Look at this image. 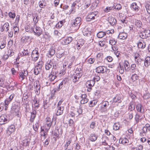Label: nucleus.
I'll list each match as a JSON object with an SVG mask.
<instances>
[{
    "mask_svg": "<svg viewBox=\"0 0 150 150\" xmlns=\"http://www.w3.org/2000/svg\"><path fill=\"white\" fill-rule=\"evenodd\" d=\"M30 30H31L30 32L32 31L34 32L35 35L38 36L40 35L42 33V30L41 28L36 25L34 26L32 29L31 28Z\"/></svg>",
    "mask_w": 150,
    "mask_h": 150,
    "instance_id": "nucleus-1",
    "label": "nucleus"
},
{
    "mask_svg": "<svg viewBox=\"0 0 150 150\" xmlns=\"http://www.w3.org/2000/svg\"><path fill=\"white\" fill-rule=\"evenodd\" d=\"M52 121H51V119L49 117H47L46 119L45 123L44 126L45 130L48 131L50 129L51 126Z\"/></svg>",
    "mask_w": 150,
    "mask_h": 150,
    "instance_id": "nucleus-2",
    "label": "nucleus"
},
{
    "mask_svg": "<svg viewBox=\"0 0 150 150\" xmlns=\"http://www.w3.org/2000/svg\"><path fill=\"white\" fill-rule=\"evenodd\" d=\"M98 13V11H96L89 13L86 17V20L87 21H91L92 20L95 19V17Z\"/></svg>",
    "mask_w": 150,
    "mask_h": 150,
    "instance_id": "nucleus-3",
    "label": "nucleus"
},
{
    "mask_svg": "<svg viewBox=\"0 0 150 150\" xmlns=\"http://www.w3.org/2000/svg\"><path fill=\"white\" fill-rule=\"evenodd\" d=\"M38 50V48H35V50L32 51L31 56L32 60L34 61H36L38 59L39 56V54Z\"/></svg>",
    "mask_w": 150,
    "mask_h": 150,
    "instance_id": "nucleus-4",
    "label": "nucleus"
},
{
    "mask_svg": "<svg viewBox=\"0 0 150 150\" xmlns=\"http://www.w3.org/2000/svg\"><path fill=\"white\" fill-rule=\"evenodd\" d=\"M57 71L52 70L48 75L47 78L49 81L52 82L54 81L57 77Z\"/></svg>",
    "mask_w": 150,
    "mask_h": 150,
    "instance_id": "nucleus-5",
    "label": "nucleus"
},
{
    "mask_svg": "<svg viewBox=\"0 0 150 150\" xmlns=\"http://www.w3.org/2000/svg\"><path fill=\"white\" fill-rule=\"evenodd\" d=\"M95 83V81L93 80H88L87 81L86 86L88 88L87 91L90 92L92 90V87L93 86Z\"/></svg>",
    "mask_w": 150,
    "mask_h": 150,
    "instance_id": "nucleus-6",
    "label": "nucleus"
},
{
    "mask_svg": "<svg viewBox=\"0 0 150 150\" xmlns=\"http://www.w3.org/2000/svg\"><path fill=\"white\" fill-rule=\"evenodd\" d=\"M83 67L81 65H79L75 70L74 74L79 77H81L83 75Z\"/></svg>",
    "mask_w": 150,
    "mask_h": 150,
    "instance_id": "nucleus-7",
    "label": "nucleus"
},
{
    "mask_svg": "<svg viewBox=\"0 0 150 150\" xmlns=\"http://www.w3.org/2000/svg\"><path fill=\"white\" fill-rule=\"evenodd\" d=\"M9 23L6 22L3 25L0 27V31L2 32L4 31L7 32L9 30Z\"/></svg>",
    "mask_w": 150,
    "mask_h": 150,
    "instance_id": "nucleus-8",
    "label": "nucleus"
},
{
    "mask_svg": "<svg viewBox=\"0 0 150 150\" xmlns=\"http://www.w3.org/2000/svg\"><path fill=\"white\" fill-rule=\"evenodd\" d=\"M106 67L104 66H100L97 67L96 70L97 73H103L106 71Z\"/></svg>",
    "mask_w": 150,
    "mask_h": 150,
    "instance_id": "nucleus-9",
    "label": "nucleus"
},
{
    "mask_svg": "<svg viewBox=\"0 0 150 150\" xmlns=\"http://www.w3.org/2000/svg\"><path fill=\"white\" fill-rule=\"evenodd\" d=\"M66 81L65 80H63L59 84L58 87L55 88L54 90V92H56L57 91H59L60 89L62 88L63 86H64L65 84H66Z\"/></svg>",
    "mask_w": 150,
    "mask_h": 150,
    "instance_id": "nucleus-10",
    "label": "nucleus"
},
{
    "mask_svg": "<svg viewBox=\"0 0 150 150\" xmlns=\"http://www.w3.org/2000/svg\"><path fill=\"white\" fill-rule=\"evenodd\" d=\"M53 67V69H56L58 67V61L57 59H52L50 60Z\"/></svg>",
    "mask_w": 150,
    "mask_h": 150,
    "instance_id": "nucleus-11",
    "label": "nucleus"
},
{
    "mask_svg": "<svg viewBox=\"0 0 150 150\" xmlns=\"http://www.w3.org/2000/svg\"><path fill=\"white\" fill-rule=\"evenodd\" d=\"M15 127L14 125H11L9 126L7 130V133L8 135L14 132L15 130Z\"/></svg>",
    "mask_w": 150,
    "mask_h": 150,
    "instance_id": "nucleus-12",
    "label": "nucleus"
},
{
    "mask_svg": "<svg viewBox=\"0 0 150 150\" xmlns=\"http://www.w3.org/2000/svg\"><path fill=\"white\" fill-rule=\"evenodd\" d=\"M108 21L112 25H115L117 22L116 19L113 17H109L108 18Z\"/></svg>",
    "mask_w": 150,
    "mask_h": 150,
    "instance_id": "nucleus-13",
    "label": "nucleus"
},
{
    "mask_svg": "<svg viewBox=\"0 0 150 150\" xmlns=\"http://www.w3.org/2000/svg\"><path fill=\"white\" fill-rule=\"evenodd\" d=\"M120 96L119 95H117L113 99V102L114 103H120L121 102Z\"/></svg>",
    "mask_w": 150,
    "mask_h": 150,
    "instance_id": "nucleus-14",
    "label": "nucleus"
},
{
    "mask_svg": "<svg viewBox=\"0 0 150 150\" xmlns=\"http://www.w3.org/2000/svg\"><path fill=\"white\" fill-rule=\"evenodd\" d=\"M130 71L132 73L136 72L137 71H138V69L137 68L135 64H132L131 66Z\"/></svg>",
    "mask_w": 150,
    "mask_h": 150,
    "instance_id": "nucleus-15",
    "label": "nucleus"
},
{
    "mask_svg": "<svg viewBox=\"0 0 150 150\" xmlns=\"http://www.w3.org/2000/svg\"><path fill=\"white\" fill-rule=\"evenodd\" d=\"M8 122V120L4 116H1L0 117V124L1 125H3L5 123H6Z\"/></svg>",
    "mask_w": 150,
    "mask_h": 150,
    "instance_id": "nucleus-16",
    "label": "nucleus"
},
{
    "mask_svg": "<svg viewBox=\"0 0 150 150\" xmlns=\"http://www.w3.org/2000/svg\"><path fill=\"white\" fill-rule=\"evenodd\" d=\"M31 114V116L30 121L31 122H33L36 116V111L35 110H33Z\"/></svg>",
    "mask_w": 150,
    "mask_h": 150,
    "instance_id": "nucleus-17",
    "label": "nucleus"
},
{
    "mask_svg": "<svg viewBox=\"0 0 150 150\" xmlns=\"http://www.w3.org/2000/svg\"><path fill=\"white\" fill-rule=\"evenodd\" d=\"M124 66L126 71L128 72L130 70V65L128 61H125L124 63Z\"/></svg>",
    "mask_w": 150,
    "mask_h": 150,
    "instance_id": "nucleus-18",
    "label": "nucleus"
},
{
    "mask_svg": "<svg viewBox=\"0 0 150 150\" xmlns=\"http://www.w3.org/2000/svg\"><path fill=\"white\" fill-rule=\"evenodd\" d=\"M144 65L146 67H148L150 65V57L148 56L146 58L144 62Z\"/></svg>",
    "mask_w": 150,
    "mask_h": 150,
    "instance_id": "nucleus-19",
    "label": "nucleus"
},
{
    "mask_svg": "<svg viewBox=\"0 0 150 150\" xmlns=\"http://www.w3.org/2000/svg\"><path fill=\"white\" fill-rule=\"evenodd\" d=\"M35 93L37 95H39L40 93V85L36 83V84L35 86Z\"/></svg>",
    "mask_w": 150,
    "mask_h": 150,
    "instance_id": "nucleus-20",
    "label": "nucleus"
},
{
    "mask_svg": "<svg viewBox=\"0 0 150 150\" xmlns=\"http://www.w3.org/2000/svg\"><path fill=\"white\" fill-rule=\"evenodd\" d=\"M58 110L56 115L57 116L60 115L63 113V110H64V107H58Z\"/></svg>",
    "mask_w": 150,
    "mask_h": 150,
    "instance_id": "nucleus-21",
    "label": "nucleus"
},
{
    "mask_svg": "<svg viewBox=\"0 0 150 150\" xmlns=\"http://www.w3.org/2000/svg\"><path fill=\"white\" fill-rule=\"evenodd\" d=\"M50 56H48L49 57H51L53 56L55 53V48L53 47H52L48 51V53Z\"/></svg>",
    "mask_w": 150,
    "mask_h": 150,
    "instance_id": "nucleus-22",
    "label": "nucleus"
},
{
    "mask_svg": "<svg viewBox=\"0 0 150 150\" xmlns=\"http://www.w3.org/2000/svg\"><path fill=\"white\" fill-rule=\"evenodd\" d=\"M127 34L124 32L120 33L118 35V37L121 39H125L127 37Z\"/></svg>",
    "mask_w": 150,
    "mask_h": 150,
    "instance_id": "nucleus-23",
    "label": "nucleus"
},
{
    "mask_svg": "<svg viewBox=\"0 0 150 150\" xmlns=\"http://www.w3.org/2000/svg\"><path fill=\"white\" fill-rule=\"evenodd\" d=\"M89 139L92 142H95L97 139V137L95 134L93 133L90 134Z\"/></svg>",
    "mask_w": 150,
    "mask_h": 150,
    "instance_id": "nucleus-24",
    "label": "nucleus"
},
{
    "mask_svg": "<svg viewBox=\"0 0 150 150\" xmlns=\"http://www.w3.org/2000/svg\"><path fill=\"white\" fill-rule=\"evenodd\" d=\"M51 63L50 60V61L47 62L45 64V69L46 70H49L50 68H52V65Z\"/></svg>",
    "mask_w": 150,
    "mask_h": 150,
    "instance_id": "nucleus-25",
    "label": "nucleus"
},
{
    "mask_svg": "<svg viewBox=\"0 0 150 150\" xmlns=\"http://www.w3.org/2000/svg\"><path fill=\"white\" fill-rule=\"evenodd\" d=\"M6 82L2 79H0V87L5 88L7 87Z\"/></svg>",
    "mask_w": 150,
    "mask_h": 150,
    "instance_id": "nucleus-26",
    "label": "nucleus"
},
{
    "mask_svg": "<svg viewBox=\"0 0 150 150\" xmlns=\"http://www.w3.org/2000/svg\"><path fill=\"white\" fill-rule=\"evenodd\" d=\"M72 40V38L70 37L67 38L66 39H64L63 41L65 45H67L70 43Z\"/></svg>",
    "mask_w": 150,
    "mask_h": 150,
    "instance_id": "nucleus-27",
    "label": "nucleus"
},
{
    "mask_svg": "<svg viewBox=\"0 0 150 150\" xmlns=\"http://www.w3.org/2000/svg\"><path fill=\"white\" fill-rule=\"evenodd\" d=\"M102 143V145L105 146H107L108 145V144L106 142L107 140H108V138L106 136H103L101 139Z\"/></svg>",
    "mask_w": 150,
    "mask_h": 150,
    "instance_id": "nucleus-28",
    "label": "nucleus"
},
{
    "mask_svg": "<svg viewBox=\"0 0 150 150\" xmlns=\"http://www.w3.org/2000/svg\"><path fill=\"white\" fill-rule=\"evenodd\" d=\"M131 7L132 9L135 11H137L139 10V7L137 6V4L134 2L132 4Z\"/></svg>",
    "mask_w": 150,
    "mask_h": 150,
    "instance_id": "nucleus-29",
    "label": "nucleus"
},
{
    "mask_svg": "<svg viewBox=\"0 0 150 150\" xmlns=\"http://www.w3.org/2000/svg\"><path fill=\"white\" fill-rule=\"evenodd\" d=\"M49 100H45L44 101L43 104V107L45 109L47 108L50 105Z\"/></svg>",
    "mask_w": 150,
    "mask_h": 150,
    "instance_id": "nucleus-30",
    "label": "nucleus"
},
{
    "mask_svg": "<svg viewBox=\"0 0 150 150\" xmlns=\"http://www.w3.org/2000/svg\"><path fill=\"white\" fill-rule=\"evenodd\" d=\"M81 77H79V76H77V75H76V74H74L71 77L73 82L75 83L78 81L79 79Z\"/></svg>",
    "mask_w": 150,
    "mask_h": 150,
    "instance_id": "nucleus-31",
    "label": "nucleus"
},
{
    "mask_svg": "<svg viewBox=\"0 0 150 150\" xmlns=\"http://www.w3.org/2000/svg\"><path fill=\"white\" fill-rule=\"evenodd\" d=\"M106 35V33L105 32L103 31H100L97 34V37L99 38H101L103 37Z\"/></svg>",
    "mask_w": 150,
    "mask_h": 150,
    "instance_id": "nucleus-32",
    "label": "nucleus"
},
{
    "mask_svg": "<svg viewBox=\"0 0 150 150\" xmlns=\"http://www.w3.org/2000/svg\"><path fill=\"white\" fill-rule=\"evenodd\" d=\"M142 105L140 104H138L136 106V109L137 111L142 113L144 112V110H142Z\"/></svg>",
    "mask_w": 150,
    "mask_h": 150,
    "instance_id": "nucleus-33",
    "label": "nucleus"
},
{
    "mask_svg": "<svg viewBox=\"0 0 150 150\" xmlns=\"http://www.w3.org/2000/svg\"><path fill=\"white\" fill-rule=\"evenodd\" d=\"M97 102L98 101L96 100H91L89 104V105L90 107H93L96 104Z\"/></svg>",
    "mask_w": 150,
    "mask_h": 150,
    "instance_id": "nucleus-34",
    "label": "nucleus"
},
{
    "mask_svg": "<svg viewBox=\"0 0 150 150\" xmlns=\"http://www.w3.org/2000/svg\"><path fill=\"white\" fill-rule=\"evenodd\" d=\"M119 143L122 144H125L128 143L129 142L128 139L126 138H120L119 139Z\"/></svg>",
    "mask_w": 150,
    "mask_h": 150,
    "instance_id": "nucleus-35",
    "label": "nucleus"
},
{
    "mask_svg": "<svg viewBox=\"0 0 150 150\" xmlns=\"http://www.w3.org/2000/svg\"><path fill=\"white\" fill-rule=\"evenodd\" d=\"M97 125L96 122L95 121H93L90 123V127L91 129H93L96 127Z\"/></svg>",
    "mask_w": 150,
    "mask_h": 150,
    "instance_id": "nucleus-36",
    "label": "nucleus"
},
{
    "mask_svg": "<svg viewBox=\"0 0 150 150\" xmlns=\"http://www.w3.org/2000/svg\"><path fill=\"white\" fill-rule=\"evenodd\" d=\"M135 25L138 28H140L142 27V24L140 20H135Z\"/></svg>",
    "mask_w": 150,
    "mask_h": 150,
    "instance_id": "nucleus-37",
    "label": "nucleus"
},
{
    "mask_svg": "<svg viewBox=\"0 0 150 150\" xmlns=\"http://www.w3.org/2000/svg\"><path fill=\"white\" fill-rule=\"evenodd\" d=\"M30 49L28 50V49L25 50V49H24V50L22 52V53L24 55L29 56L30 55Z\"/></svg>",
    "mask_w": 150,
    "mask_h": 150,
    "instance_id": "nucleus-38",
    "label": "nucleus"
},
{
    "mask_svg": "<svg viewBox=\"0 0 150 150\" xmlns=\"http://www.w3.org/2000/svg\"><path fill=\"white\" fill-rule=\"evenodd\" d=\"M18 73L19 79L21 81L23 80L26 77L23 75V72H21L20 71Z\"/></svg>",
    "mask_w": 150,
    "mask_h": 150,
    "instance_id": "nucleus-39",
    "label": "nucleus"
},
{
    "mask_svg": "<svg viewBox=\"0 0 150 150\" xmlns=\"http://www.w3.org/2000/svg\"><path fill=\"white\" fill-rule=\"evenodd\" d=\"M41 71V70L40 69H38L36 67H35L34 69V73L35 75H37L40 73Z\"/></svg>",
    "mask_w": 150,
    "mask_h": 150,
    "instance_id": "nucleus-40",
    "label": "nucleus"
},
{
    "mask_svg": "<svg viewBox=\"0 0 150 150\" xmlns=\"http://www.w3.org/2000/svg\"><path fill=\"white\" fill-rule=\"evenodd\" d=\"M43 64V62L42 61H40L38 62L36 67L42 70Z\"/></svg>",
    "mask_w": 150,
    "mask_h": 150,
    "instance_id": "nucleus-41",
    "label": "nucleus"
},
{
    "mask_svg": "<svg viewBox=\"0 0 150 150\" xmlns=\"http://www.w3.org/2000/svg\"><path fill=\"white\" fill-rule=\"evenodd\" d=\"M8 15L10 18L14 19L15 18L16 15L14 13L12 12H10L8 13Z\"/></svg>",
    "mask_w": 150,
    "mask_h": 150,
    "instance_id": "nucleus-42",
    "label": "nucleus"
},
{
    "mask_svg": "<svg viewBox=\"0 0 150 150\" xmlns=\"http://www.w3.org/2000/svg\"><path fill=\"white\" fill-rule=\"evenodd\" d=\"M11 102V101L9 100H8L7 98H6L4 101V103H5V110H7V108H8V106Z\"/></svg>",
    "mask_w": 150,
    "mask_h": 150,
    "instance_id": "nucleus-43",
    "label": "nucleus"
},
{
    "mask_svg": "<svg viewBox=\"0 0 150 150\" xmlns=\"http://www.w3.org/2000/svg\"><path fill=\"white\" fill-rule=\"evenodd\" d=\"M139 78V76L136 74H134L132 75L131 79L133 81H135Z\"/></svg>",
    "mask_w": 150,
    "mask_h": 150,
    "instance_id": "nucleus-44",
    "label": "nucleus"
},
{
    "mask_svg": "<svg viewBox=\"0 0 150 150\" xmlns=\"http://www.w3.org/2000/svg\"><path fill=\"white\" fill-rule=\"evenodd\" d=\"M146 8L148 13L150 14V2H148L146 3Z\"/></svg>",
    "mask_w": 150,
    "mask_h": 150,
    "instance_id": "nucleus-45",
    "label": "nucleus"
},
{
    "mask_svg": "<svg viewBox=\"0 0 150 150\" xmlns=\"http://www.w3.org/2000/svg\"><path fill=\"white\" fill-rule=\"evenodd\" d=\"M117 42V41H115L113 38L110 39L109 42V43L112 46L115 45Z\"/></svg>",
    "mask_w": 150,
    "mask_h": 150,
    "instance_id": "nucleus-46",
    "label": "nucleus"
},
{
    "mask_svg": "<svg viewBox=\"0 0 150 150\" xmlns=\"http://www.w3.org/2000/svg\"><path fill=\"white\" fill-rule=\"evenodd\" d=\"M120 127V125L119 123H115L113 126L114 130H117L119 129Z\"/></svg>",
    "mask_w": 150,
    "mask_h": 150,
    "instance_id": "nucleus-47",
    "label": "nucleus"
},
{
    "mask_svg": "<svg viewBox=\"0 0 150 150\" xmlns=\"http://www.w3.org/2000/svg\"><path fill=\"white\" fill-rule=\"evenodd\" d=\"M80 25L77 24L74 22L72 25V27L75 28V30L78 29L79 28Z\"/></svg>",
    "mask_w": 150,
    "mask_h": 150,
    "instance_id": "nucleus-48",
    "label": "nucleus"
},
{
    "mask_svg": "<svg viewBox=\"0 0 150 150\" xmlns=\"http://www.w3.org/2000/svg\"><path fill=\"white\" fill-rule=\"evenodd\" d=\"M134 104L133 103H131L129 106V110L131 111H132V110H134Z\"/></svg>",
    "mask_w": 150,
    "mask_h": 150,
    "instance_id": "nucleus-49",
    "label": "nucleus"
},
{
    "mask_svg": "<svg viewBox=\"0 0 150 150\" xmlns=\"http://www.w3.org/2000/svg\"><path fill=\"white\" fill-rule=\"evenodd\" d=\"M138 46L139 48H144L146 47L145 43L143 44L142 42H139L138 43Z\"/></svg>",
    "mask_w": 150,
    "mask_h": 150,
    "instance_id": "nucleus-50",
    "label": "nucleus"
},
{
    "mask_svg": "<svg viewBox=\"0 0 150 150\" xmlns=\"http://www.w3.org/2000/svg\"><path fill=\"white\" fill-rule=\"evenodd\" d=\"M14 52L13 50L9 49L8 50V52L7 57L11 56L14 55Z\"/></svg>",
    "mask_w": 150,
    "mask_h": 150,
    "instance_id": "nucleus-51",
    "label": "nucleus"
},
{
    "mask_svg": "<svg viewBox=\"0 0 150 150\" xmlns=\"http://www.w3.org/2000/svg\"><path fill=\"white\" fill-rule=\"evenodd\" d=\"M82 110L81 109L79 108V109H78L76 112L75 113L77 114L76 117H77L78 116L81 115L82 114Z\"/></svg>",
    "mask_w": 150,
    "mask_h": 150,
    "instance_id": "nucleus-52",
    "label": "nucleus"
},
{
    "mask_svg": "<svg viewBox=\"0 0 150 150\" xmlns=\"http://www.w3.org/2000/svg\"><path fill=\"white\" fill-rule=\"evenodd\" d=\"M112 7L114 9H115L118 10H120L122 9V6L120 4H117L115 6H114Z\"/></svg>",
    "mask_w": 150,
    "mask_h": 150,
    "instance_id": "nucleus-53",
    "label": "nucleus"
},
{
    "mask_svg": "<svg viewBox=\"0 0 150 150\" xmlns=\"http://www.w3.org/2000/svg\"><path fill=\"white\" fill-rule=\"evenodd\" d=\"M144 33L145 35L147 37H150V30H147L144 31Z\"/></svg>",
    "mask_w": 150,
    "mask_h": 150,
    "instance_id": "nucleus-54",
    "label": "nucleus"
},
{
    "mask_svg": "<svg viewBox=\"0 0 150 150\" xmlns=\"http://www.w3.org/2000/svg\"><path fill=\"white\" fill-rule=\"evenodd\" d=\"M39 127V124L37 123H36L34 125H33V129L35 132H37L38 131Z\"/></svg>",
    "mask_w": 150,
    "mask_h": 150,
    "instance_id": "nucleus-55",
    "label": "nucleus"
},
{
    "mask_svg": "<svg viewBox=\"0 0 150 150\" xmlns=\"http://www.w3.org/2000/svg\"><path fill=\"white\" fill-rule=\"evenodd\" d=\"M81 21V18L80 17H77L75 20V21H74L76 23H77V24L80 25H81L80 23Z\"/></svg>",
    "mask_w": 150,
    "mask_h": 150,
    "instance_id": "nucleus-56",
    "label": "nucleus"
},
{
    "mask_svg": "<svg viewBox=\"0 0 150 150\" xmlns=\"http://www.w3.org/2000/svg\"><path fill=\"white\" fill-rule=\"evenodd\" d=\"M7 87H5L8 91H13L15 89L14 87L13 86H10L7 85Z\"/></svg>",
    "mask_w": 150,
    "mask_h": 150,
    "instance_id": "nucleus-57",
    "label": "nucleus"
},
{
    "mask_svg": "<svg viewBox=\"0 0 150 150\" xmlns=\"http://www.w3.org/2000/svg\"><path fill=\"white\" fill-rule=\"evenodd\" d=\"M63 24V21H60L56 24V26L57 28H60L62 27Z\"/></svg>",
    "mask_w": 150,
    "mask_h": 150,
    "instance_id": "nucleus-58",
    "label": "nucleus"
},
{
    "mask_svg": "<svg viewBox=\"0 0 150 150\" xmlns=\"http://www.w3.org/2000/svg\"><path fill=\"white\" fill-rule=\"evenodd\" d=\"M89 100L88 98L82 99L80 101V103L81 104H84L87 103Z\"/></svg>",
    "mask_w": 150,
    "mask_h": 150,
    "instance_id": "nucleus-59",
    "label": "nucleus"
},
{
    "mask_svg": "<svg viewBox=\"0 0 150 150\" xmlns=\"http://www.w3.org/2000/svg\"><path fill=\"white\" fill-rule=\"evenodd\" d=\"M23 144L24 146H27L29 144V142L27 139H25L23 140Z\"/></svg>",
    "mask_w": 150,
    "mask_h": 150,
    "instance_id": "nucleus-60",
    "label": "nucleus"
},
{
    "mask_svg": "<svg viewBox=\"0 0 150 150\" xmlns=\"http://www.w3.org/2000/svg\"><path fill=\"white\" fill-rule=\"evenodd\" d=\"M112 8H113V7H107L104 9V11L106 13H108V12H109L110 11L112 10Z\"/></svg>",
    "mask_w": 150,
    "mask_h": 150,
    "instance_id": "nucleus-61",
    "label": "nucleus"
},
{
    "mask_svg": "<svg viewBox=\"0 0 150 150\" xmlns=\"http://www.w3.org/2000/svg\"><path fill=\"white\" fill-rule=\"evenodd\" d=\"M119 72L121 74H123L124 72V70L123 66L120 65L119 67Z\"/></svg>",
    "mask_w": 150,
    "mask_h": 150,
    "instance_id": "nucleus-62",
    "label": "nucleus"
},
{
    "mask_svg": "<svg viewBox=\"0 0 150 150\" xmlns=\"http://www.w3.org/2000/svg\"><path fill=\"white\" fill-rule=\"evenodd\" d=\"M139 36L140 38L142 39H144L147 38L146 35L144 33V31L140 33Z\"/></svg>",
    "mask_w": 150,
    "mask_h": 150,
    "instance_id": "nucleus-63",
    "label": "nucleus"
},
{
    "mask_svg": "<svg viewBox=\"0 0 150 150\" xmlns=\"http://www.w3.org/2000/svg\"><path fill=\"white\" fill-rule=\"evenodd\" d=\"M144 98L145 99H148L150 98V93H147L144 95Z\"/></svg>",
    "mask_w": 150,
    "mask_h": 150,
    "instance_id": "nucleus-64",
    "label": "nucleus"
}]
</instances>
